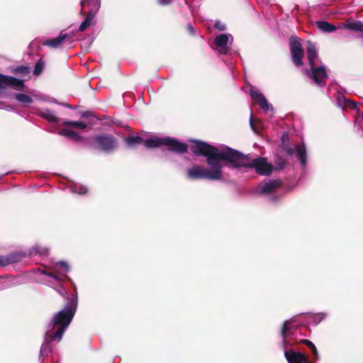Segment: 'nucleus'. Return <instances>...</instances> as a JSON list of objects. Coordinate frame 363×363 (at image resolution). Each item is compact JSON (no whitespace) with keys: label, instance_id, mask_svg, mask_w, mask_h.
Listing matches in <instances>:
<instances>
[{"label":"nucleus","instance_id":"7","mask_svg":"<svg viewBox=\"0 0 363 363\" xmlns=\"http://www.w3.org/2000/svg\"><path fill=\"white\" fill-rule=\"evenodd\" d=\"M311 71H307L306 73L314 82L315 84L320 86H325L326 84L325 80L328 78L325 67L320 66L315 67V66L311 67Z\"/></svg>","mask_w":363,"mask_h":363},{"label":"nucleus","instance_id":"1","mask_svg":"<svg viewBox=\"0 0 363 363\" xmlns=\"http://www.w3.org/2000/svg\"><path fill=\"white\" fill-rule=\"evenodd\" d=\"M192 143L194 145L190 147L191 152L196 156L206 157V163L211 166V168H203L199 165H195L187 170V177L192 180L222 179L223 165L221 162H223L225 165L229 167L228 147L220 150L216 147L201 140H194Z\"/></svg>","mask_w":363,"mask_h":363},{"label":"nucleus","instance_id":"21","mask_svg":"<svg viewBox=\"0 0 363 363\" xmlns=\"http://www.w3.org/2000/svg\"><path fill=\"white\" fill-rule=\"evenodd\" d=\"M317 56L315 47H308L307 57L311 67L315 66V60Z\"/></svg>","mask_w":363,"mask_h":363},{"label":"nucleus","instance_id":"39","mask_svg":"<svg viewBox=\"0 0 363 363\" xmlns=\"http://www.w3.org/2000/svg\"><path fill=\"white\" fill-rule=\"evenodd\" d=\"M286 162L284 161H282L279 164V168L283 169L285 167Z\"/></svg>","mask_w":363,"mask_h":363},{"label":"nucleus","instance_id":"20","mask_svg":"<svg viewBox=\"0 0 363 363\" xmlns=\"http://www.w3.org/2000/svg\"><path fill=\"white\" fill-rule=\"evenodd\" d=\"M94 15L87 13L84 21L80 24L79 27V30L84 31L89 27H90L94 23Z\"/></svg>","mask_w":363,"mask_h":363},{"label":"nucleus","instance_id":"29","mask_svg":"<svg viewBox=\"0 0 363 363\" xmlns=\"http://www.w3.org/2000/svg\"><path fill=\"white\" fill-rule=\"evenodd\" d=\"M213 50L216 52V54L219 55H230L231 54V47H212Z\"/></svg>","mask_w":363,"mask_h":363},{"label":"nucleus","instance_id":"14","mask_svg":"<svg viewBox=\"0 0 363 363\" xmlns=\"http://www.w3.org/2000/svg\"><path fill=\"white\" fill-rule=\"evenodd\" d=\"M295 152L301 166L305 167L307 163V154L304 143H302L301 145H298L296 146Z\"/></svg>","mask_w":363,"mask_h":363},{"label":"nucleus","instance_id":"27","mask_svg":"<svg viewBox=\"0 0 363 363\" xmlns=\"http://www.w3.org/2000/svg\"><path fill=\"white\" fill-rule=\"evenodd\" d=\"M125 142L128 145L133 146L136 144H140L143 142V140L140 136H129L125 139Z\"/></svg>","mask_w":363,"mask_h":363},{"label":"nucleus","instance_id":"45","mask_svg":"<svg viewBox=\"0 0 363 363\" xmlns=\"http://www.w3.org/2000/svg\"><path fill=\"white\" fill-rule=\"evenodd\" d=\"M362 120H363V115L362 116Z\"/></svg>","mask_w":363,"mask_h":363},{"label":"nucleus","instance_id":"10","mask_svg":"<svg viewBox=\"0 0 363 363\" xmlns=\"http://www.w3.org/2000/svg\"><path fill=\"white\" fill-rule=\"evenodd\" d=\"M250 95L252 99L259 106L260 108L265 111L269 109V104H268L267 100L258 90H256L254 88L250 89Z\"/></svg>","mask_w":363,"mask_h":363},{"label":"nucleus","instance_id":"34","mask_svg":"<svg viewBox=\"0 0 363 363\" xmlns=\"http://www.w3.org/2000/svg\"><path fill=\"white\" fill-rule=\"evenodd\" d=\"M186 29L191 35H193L194 34V28L191 24H188L186 26Z\"/></svg>","mask_w":363,"mask_h":363},{"label":"nucleus","instance_id":"12","mask_svg":"<svg viewBox=\"0 0 363 363\" xmlns=\"http://www.w3.org/2000/svg\"><path fill=\"white\" fill-rule=\"evenodd\" d=\"M282 184L281 179L269 180L267 182L260 184L259 188L262 194H267L279 188L281 186Z\"/></svg>","mask_w":363,"mask_h":363},{"label":"nucleus","instance_id":"13","mask_svg":"<svg viewBox=\"0 0 363 363\" xmlns=\"http://www.w3.org/2000/svg\"><path fill=\"white\" fill-rule=\"evenodd\" d=\"M291 52L294 65L296 67L301 66L303 65L302 58L304 55L303 47H291Z\"/></svg>","mask_w":363,"mask_h":363},{"label":"nucleus","instance_id":"15","mask_svg":"<svg viewBox=\"0 0 363 363\" xmlns=\"http://www.w3.org/2000/svg\"><path fill=\"white\" fill-rule=\"evenodd\" d=\"M81 6L82 8H84L86 6H88L89 11L87 13H91L95 16L101 6V1L100 0H84V1H81Z\"/></svg>","mask_w":363,"mask_h":363},{"label":"nucleus","instance_id":"41","mask_svg":"<svg viewBox=\"0 0 363 363\" xmlns=\"http://www.w3.org/2000/svg\"><path fill=\"white\" fill-rule=\"evenodd\" d=\"M307 330V328L305 326H302L300 328V331L302 332L303 330L306 331Z\"/></svg>","mask_w":363,"mask_h":363},{"label":"nucleus","instance_id":"17","mask_svg":"<svg viewBox=\"0 0 363 363\" xmlns=\"http://www.w3.org/2000/svg\"><path fill=\"white\" fill-rule=\"evenodd\" d=\"M60 135L65 136L74 141H80L82 140V138L79 135H78L77 133L69 128H63L60 130Z\"/></svg>","mask_w":363,"mask_h":363},{"label":"nucleus","instance_id":"8","mask_svg":"<svg viewBox=\"0 0 363 363\" xmlns=\"http://www.w3.org/2000/svg\"><path fill=\"white\" fill-rule=\"evenodd\" d=\"M0 86H11L18 91H23L25 83L22 79L0 74Z\"/></svg>","mask_w":363,"mask_h":363},{"label":"nucleus","instance_id":"42","mask_svg":"<svg viewBox=\"0 0 363 363\" xmlns=\"http://www.w3.org/2000/svg\"><path fill=\"white\" fill-rule=\"evenodd\" d=\"M82 48L84 49V50L85 52H87V51H88V50H89V47L86 46V47H82Z\"/></svg>","mask_w":363,"mask_h":363},{"label":"nucleus","instance_id":"38","mask_svg":"<svg viewBox=\"0 0 363 363\" xmlns=\"http://www.w3.org/2000/svg\"><path fill=\"white\" fill-rule=\"evenodd\" d=\"M45 274L48 275L50 277H52V278L57 279V277L55 276V274L53 272L46 273Z\"/></svg>","mask_w":363,"mask_h":363},{"label":"nucleus","instance_id":"30","mask_svg":"<svg viewBox=\"0 0 363 363\" xmlns=\"http://www.w3.org/2000/svg\"><path fill=\"white\" fill-rule=\"evenodd\" d=\"M344 101H345V106L346 107L350 108L351 109H353V110H355L357 108V105H358L357 102L353 101L352 100H350V99H347L345 98L344 99Z\"/></svg>","mask_w":363,"mask_h":363},{"label":"nucleus","instance_id":"32","mask_svg":"<svg viewBox=\"0 0 363 363\" xmlns=\"http://www.w3.org/2000/svg\"><path fill=\"white\" fill-rule=\"evenodd\" d=\"M214 27L218 30L223 31L226 30V26L220 21L216 22Z\"/></svg>","mask_w":363,"mask_h":363},{"label":"nucleus","instance_id":"16","mask_svg":"<svg viewBox=\"0 0 363 363\" xmlns=\"http://www.w3.org/2000/svg\"><path fill=\"white\" fill-rule=\"evenodd\" d=\"M315 25L320 31L324 33H330L337 29L334 25L325 21H318Z\"/></svg>","mask_w":363,"mask_h":363},{"label":"nucleus","instance_id":"6","mask_svg":"<svg viewBox=\"0 0 363 363\" xmlns=\"http://www.w3.org/2000/svg\"><path fill=\"white\" fill-rule=\"evenodd\" d=\"M72 36L62 31L60 33L59 36L47 40L35 39L29 45L34 44L35 45H60L62 43H70L72 42L71 40Z\"/></svg>","mask_w":363,"mask_h":363},{"label":"nucleus","instance_id":"24","mask_svg":"<svg viewBox=\"0 0 363 363\" xmlns=\"http://www.w3.org/2000/svg\"><path fill=\"white\" fill-rule=\"evenodd\" d=\"M291 327L290 326V323L289 321L284 322L281 330V335L283 338V342L284 344L286 343V336L288 335H292L291 333Z\"/></svg>","mask_w":363,"mask_h":363},{"label":"nucleus","instance_id":"36","mask_svg":"<svg viewBox=\"0 0 363 363\" xmlns=\"http://www.w3.org/2000/svg\"><path fill=\"white\" fill-rule=\"evenodd\" d=\"M87 191V189L84 186H79V191H78V193L80 194H86Z\"/></svg>","mask_w":363,"mask_h":363},{"label":"nucleus","instance_id":"31","mask_svg":"<svg viewBox=\"0 0 363 363\" xmlns=\"http://www.w3.org/2000/svg\"><path fill=\"white\" fill-rule=\"evenodd\" d=\"M301 39L296 35H291L289 38V45H301Z\"/></svg>","mask_w":363,"mask_h":363},{"label":"nucleus","instance_id":"9","mask_svg":"<svg viewBox=\"0 0 363 363\" xmlns=\"http://www.w3.org/2000/svg\"><path fill=\"white\" fill-rule=\"evenodd\" d=\"M26 254L21 252H13L6 255H0V267L19 262L25 257Z\"/></svg>","mask_w":363,"mask_h":363},{"label":"nucleus","instance_id":"44","mask_svg":"<svg viewBox=\"0 0 363 363\" xmlns=\"http://www.w3.org/2000/svg\"><path fill=\"white\" fill-rule=\"evenodd\" d=\"M43 345L41 347V349H40V354L43 353Z\"/></svg>","mask_w":363,"mask_h":363},{"label":"nucleus","instance_id":"23","mask_svg":"<svg viewBox=\"0 0 363 363\" xmlns=\"http://www.w3.org/2000/svg\"><path fill=\"white\" fill-rule=\"evenodd\" d=\"M62 125L67 127V126H72L76 128L79 129H85L86 128V123L81 121H70L65 120L62 123Z\"/></svg>","mask_w":363,"mask_h":363},{"label":"nucleus","instance_id":"43","mask_svg":"<svg viewBox=\"0 0 363 363\" xmlns=\"http://www.w3.org/2000/svg\"><path fill=\"white\" fill-rule=\"evenodd\" d=\"M65 106L67 107V108H74L72 105L68 104H65Z\"/></svg>","mask_w":363,"mask_h":363},{"label":"nucleus","instance_id":"35","mask_svg":"<svg viewBox=\"0 0 363 363\" xmlns=\"http://www.w3.org/2000/svg\"><path fill=\"white\" fill-rule=\"evenodd\" d=\"M284 150L289 155H292L294 154V150L290 147H285Z\"/></svg>","mask_w":363,"mask_h":363},{"label":"nucleus","instance_id":"3","mask_svg":"<svg viewBox=\"0 0 363 363\" xmlns=\"http://www.w3.org/2000/svg\"><path fill=\"white\" fill-rule=\"evenodd\" d=\"M229 157V167L232 169L246 167L255 169L259 175L269 176L273 170V166L267 162V159L257 157L251 160L249 155L228 147Z\"/></svg>","mask_w":363,"mask_h":363},{"label":"nucleus","instance_id":"2","mask_svg":"<svg viewBox=\"0 0 363 363\" xmlns=\"http://www.w3.org/2000/svg\"><path fill=\"white\" fill-rule=\"evenodd\" d=\"M78 304L77 296L71 294L67 298V302L65 308L55 314L52 320V325L59 326L57 331H49L46 333L45 340L47 342H52L57 340H61L65 329L72 322L76 313Z\"/></svg>","mask_w":363,"mask_h":363},{"label":"nucleus","instance_id":"40","mask_svg":"<svg viewBox=\"0 0 363 363\" xmlns=\"http://www.w3.org/2000/svg\"><path fill=\"white\" fill-rule=\"evenodd\" d=\"M250 126H251V128H252V129L253 130H255V125H254V123H253V121H252V118H250Z\"/></svg>","mask_w":363,"mask_h":363},{"label":"nucleus","instance_id":"4","mask_svg":"<svg viewBox=\"0 0 363 363\" xmlns=\"http://www.w3.org/2000/svg\"><path fill=\"white\" fill-rule=\"evenodd\" d=\"M145 145L147 148L160 147L164 145L167 147V150L179 154L185 153L188 150L187 144L171 137L149 138L145 141Z\"/></svg>","mask_w":363,"mask_h":363},{"label":"nucleus","instance_id":"33","mask_svg":"<svg viewBox=\"0 0 363 363\" xmlns=\"http://www.w3.org/2000/svg\"><path fill=\"white\" fill-rule=\"evenodd\" d=\"M82 116L85 118H89L90 117L94 116V113L91 111H86L83 112V113L82 114Z\"/></svg>","mask_w":363,"mask_h":363},{"label":"nucleus","instance_id":"22","mask_svg":"<svg viewBox=\"0 0 363 363\" xmlns=\"http://www.w3.org/2000/svg\"><path fill=\"white\" fill-rule=\"evenodd\" d=\"M13 72L21 77H25L30 74V68L28 66L19 65L13 68Z\"/></svg>","mask_w":363,"mask_h":363},{"label":"nucleus","instance_id":"26","mask_svg":"<svg viewBox=\"0 0 363 363\" xmlns=\"http://www.w3.org/2000/svg\"><path fill=\"white\" fill-rule=\"evenodd\" d=\"M42 117L49 122L57 123L58 118L50 110H47L42 113Z\"/></svg>","mask_w":363,"mask_h":363},{"label":"nucleus","instance_id":"25","mask_svg":"<svg viewBox=\"0 0 363 363\" xmlns=\"http://www.w3.org/2000/svg\"><path fill=\"white\" fill-rule=\"evenodd\" d=\"M14 97L18 101L22 104H29L33 102L32 98L30 96L25 94H16L14 95Z\"/></svg>","mask_w":363,"mask_h":363},{"label":"nucleus","instance_id":"18","mask_svg":"<svg viewBox=\"0 0 363 363\" xmlns=\"http://www.w3.org/2000/svg\"><path fill=\"white\" fill-rule=\"evenodd\" d=\"M230 38L233 40V36L230 33L220 34L215 38L214 45H227Z\"/></svg>","mask_w":363,"mask_h":363},{"label":"nucleus","instance_id":"5","mask_svg":"<svg viewBox=\"0 0 363 363\" xmlns=\"http://www.w3.org/2000/svg\"><path fill=\"white\" fill-rule=\"evenodd\" d=\"M91 144L94 149L106 153H111L118 147V140L113 135L107 133L92 137Z\"/></svg>","mask_w":363,"mask_h":363},{"label":"nucleus","instance_id":"28","mask_svg":"<svg viewBox=\"0 0 363 363\" xmlns=\"http://www.w3.org/2000/svg\"><path fill=\"white\" fill-rule=\"evenodd\" d=\"M45 67V62L43 59H40L35 65L33 74L35 76H39L43 71Z\"/></svg>","mask_w":363,"mask_h":363},{"label":"nucleus","instance_id":"19","mask_svg":"<svg viewBox=\"0 0 363 363\" xmlns=\"http://www.w3.org/2000/svg\"><path fill=\"white\" fill-rule=\"evenodd\" d=\"M297 343L306 345L311 350L314 360H317L319 359V354L316 349V347L311 341L307 339H302L300 340L299 341H297Z\"/></svg>","mask_w":363,"mask_h":363},{"label":"nucleus","instance_id":"11","mask_svg":"<svg viewBox=\"0 0 363 363\" xmlns=\"http://www.w3.org/2000/svg\"><path fill=\"white\" fill-rule=\"evenodd\" d=\"M342 27L352 32L362 33L363 37V22L360 21H355L352 18H349L342 23Z\"/></svg>","mask_w":363,"mask_h":363},{"label":"nucleus","instance_id":"37","mask_svg":"<svg viewBox=\"0 0 363 363\" xmlns=\"http://www.w3.org/2000/svg\"><path fill=\"white\" fill-rule=\"evenodd\" d=\"M58 264L63 267L65 269V271L68 270V265L65 262H60Z\"/></svg>","mask_w":363,"mask_h":363}]
</instances>
